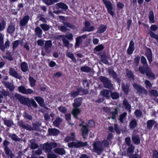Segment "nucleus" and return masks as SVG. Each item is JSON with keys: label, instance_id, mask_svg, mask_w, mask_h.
Here are the masks:
<instances>
[{"label": "nucleus", "instance_id": "obj_1", "mask_svg": "<svg viewBox=\"0 0 158 158\" xmlns=\"http://www.w3.org/2000/svg\"><path fill=\"white\" fill-rule=\"evenodd\" d=\"M60 38L61 39L63 44L64 46L68 49L71 48L73 46V44H70L69 41L72 40L73 39V35L71 33H67L65 35H62L60 36Z\"/></svg>", "mask_w": 158, "mask_h": 158}, {"label": "nucleus", "instance_id": "obj_2", "mask_svg": "<svg viewBox=\"0 0 158 158\" xmlns=\"http://www.w3.org/2000/svg\"><path fill=\"white\" fill-rule=\"evenodd\" d=\"M93 146V152L97 153L99 155L101 154L104 150L102 143L101 141H98L94 142Z\"/></svg>", "mask_w": 158, "mask_h": 158}, {"label": "nucleus", "instance_id": "obj_3", "mask_svg": "<svg viewBox=\"0 0 158 158\" xmlns=\"http://www.w3.org/2000/svg\"><path fill=\"white\" fill-rule=\"evenodd\" d=\"M134 88L136 90L137 93L141 94L147 95L148 93L147 90L141 85L136 83L132 84Z\"/></svg>", "mask_w": 158, "mask_h": 158}, {"label": "nucleus", "instance_id": "obj_4", "mask_svg": "<svg viewBox=\"0 0 158 158\" xmlns=\"http://www.w3.org/2000/svg\"><path fill=\"white\" fill-rule=\"evenodd\" d=\"M88 145L87 142H83L81 141L72 142L69 143L68 144V147L69 148L74 147L77 148L85 147Z\"/></svg>", "mask_w": 158, "mask_h": 158}, {"label": "nucleus", "instance_id": "obj_5", "mask_svg": "<svg viewBox=\"0 0 158 158\" xmlns=\"http://www.w3.org/2000/svg\"><path fill=\"white\" fill-rule=\"evenodd\" d=\"M99 79L103 84L104 86L107 88L111 89L113 88V85L110 81L106 77L101 76L99 77Z\"/></svg>", "mask_w": 158, "mask_h": 158}, {"label": "nucleus", "instance_id": "obj_6", "mask_svg": "<svg viewBox=\"0 0 158 158\" xmlns=\"http://www.w3.org/2000/svg\"><path fill=\"white\" fill-rule=\"evenodd\" d=\"M102 0L107 9L108 12L111 15H113L114 14V9L113 5L111 2L107 0Z\"/></svg>", "mask_w": 158, "mask_h": 158}, {"label": "nucleus", "instance_id": "obj_7", "mask_svg": "<svg viewBox=\"0 0 158 158\" xmlns=\"http://www.w3.org/2000/svg\"><path fill=\"white\" fill-rule=\"evenodd\" d=\"M87 36V35L84 34L82 35L79 36L76 38V43L74 46L75 48L78 47L80 46L83 41V40L85 39Z\"/></svg>", "mask_w": 158, "mask_h": 158}, {"label": "nucleus", "instance_id": "obj_8", "mask_svg": "<svg viewBox=\"0 0 158 158\" xmlns=\"http://www.w3.org/2000/svg\"><path fill=\"white\" fill-rule=\"evenodd\" d=\"M90 23L88 21L85 22L84 26L82 28L83 31H91L94 30V27L93 26H90Z\"/></svg>", "mask_w": 158, "mask_h": 158}, {"label": "nucleus", "instance_id": "obj_9", "mask_svg": "<svg viewBox=\"0 0 158 158\" xmlns=\"http://www.w3.org/2000/svg\"><path fill=\"white\" fill-rule=\"evenodd\" d=\"M18 124L20 127L23 129H26L29 131H32V126L29 124L26 123L25 121L23 120H21L18 121Z\"/></svg>", "mask_w": 158, "mask_h": 158}, {"label": "nucleus", "instance_id": "obj_10", "mask_svg": "<svg viewBox=\"0 0 158 158\" xmlns=\"http://www.w3.org/2000/svg\"><path fill=\"white\" fill-rule=\"evenodd\" d=\"M18 89L20 92L26 94H30L34 92V91L31 89H27L24 86L22 85L19 86Z\"/></svg>", "mask_w": 158, "mask_h": 158}, {"label": "nucleus", "instance_id": "obj_11", "mask_svg": "<svg viewBox=\"0 0 158 158\" xmlns=\"http://www.w3.org/2000/svg\"><path fill=\"white\" fill-rule=\"evenodd\" d=\"M9 73L11 76L17 79H21L22 77L14 69L12 68H10Z\"/></svg>", "mask_w": 158, "mask_h": 158}, {"label": "nucleus", "instance_id": "obj_12", "mask_svg": "<svg viewBox=\"0 0 158 158\" xmlns=\"http://www.w3.org/2000/svg\"><path fill=\"white\" fill-rule=\"evenodd\" d=\"M52 43L51 40H48L46 41L44 46L45 52L48 54L51 53L52 51Z\"/></svg>", "mask_w": 158, "mask_h": 158}, {"label": "nucleus", "instance_id": "obj_13", "mask_svg": "<svg viewBox=\"0 0 158 158\" xmlns=\"http://www.w3.org/2000/svg\"><path fill=\"white\" fill-rule=\"evenodd\" d=\"M146 74L149 79H154L155 78L154 74L152 72L150 68L148 66L146 68Z\"/></svg>", "mask_w": 158, "mask_h": 158}, {"label": "nucleus", "instance_id": "obj_14", "mask_svg": "<svg viewBox=\"0 0 158 158\" xmlns=\"http://www.w3.org/2000/svg\"><path fill=\"white\" fill-rule=\"evenodd\" d=\"M54 152L59 155H63L65 153L66 151L64 148H57L53 150Z\"/></svg>", "mask_w": 158, "mask_h": 158}, {"label": "nucleus", "instance_id": "obj_15", "mask_svg": "<svg viewBox=\"0 0 158 158\" xmlns=\"http://www.w3.org/2000/svg\"><path fill=\"white\" fill-rule=\"evenodd\" d=\"M15 97L17 99L19 100V102L22 104H25L27 102V99L26 98H24V97L21 96L19 94H16L15 95Z\"/></svg>", "mask_w": 158, "mask_h": 158}, {"label": "nucleus", "instance_id": "obj_16", "mask_svg": "<svg viewBox=\"0 0 158 158\" xmlns=\"http://www.w3.org/2000/svg\"><path fill=\"white\" fill-rule=\"evenodd\" d=\"M146 56L150 63L152 61V54L151 50L150 48H147L146 52Z\"/></svg>", "mask_w": 158, "mask_h": 158}, {"label": "nucleus", "instance_id": "obj_17", "mask_svg": "<svg viewBox=\"0 0 158 158\" xmlns=\"http://www.w3.org/2000/svg\"><path fill=\"white\" fill-rule=\"evenodd\" d=\"M135 49L134 42L132 40L130 42L128 48L127 50V52L129 54H131Z\"/></svg>", "mask_w": 158, "mask_h": 158}, {"label": "nucleus", "instance_id": "obj_18", "mask_svg": "<svg viewBox=\"0 0 158 158\" xmlns=\"http://www.w3.org/2000/svg\"><path fill=\"white\" fill-rule=\"evenodd\" d=\"M35 100L41 106L44 107L45 105L44 103V99L40 97H36L35 98Z\"/></svg>", "mask_w": 158, "mask_h": 158}, {"label": "nucleus", "instance_id": "obj_19", "mask_svg": "<svg viewBox=\"0 0 158 158\" xmlns=\"http://www.w3.org/2000/svg\"><path fill=\"white\" fill-rule=\"evenodd\" d=\"M30 19V17L28 15L24 16L20 21L21 26L23 27L26 25Z\"/></svg>", "mask_w": 158, "mask_h": 158}, {"label": "nucleus", "instance_id": "obj_20", "mask_svg": "<svg viewBox=\"0 0 158 158\" xmlns=\"http://www.w3.org/2000/svg\"><path fill=\"white\" fill-rule=\"evenodd\" d=\"M101 94L105 97L109 98L111 95V92L109 90L104 89L100 92Z\"/></svg>", "mask_w": 158, "mask_h": 158}, {"label": "nucleus", "instance_id": "obj_21", "mask_svg": "<svg viewBox=\"0 0 158 158\" xmlns=\"http://www.w3.org/2000/svg\"><path fill=\"white\" fill-rule=\"evenodd\" d=\"M73 109L72 114L74 117L77 118H78L77 116L80 113L81 110L79 108L77 107H74Z\"/></svg>", "mask_w": 158, "mask_h": 158}, {"label": "nucleus", "instance_id": "obj_22", "mask_svg": "<svg viewBox=\"0 0 158 158\" xmlns=\"http://www.w3.org/2000/svg\"><path fill=\"white\" fill-rule=\"evenodd\" d=\"M82 135L84 139L86 138V136L87 135L88 129L87 126L85 125H83L81 129Z\"/></svg>", "mask_w": 158, "mask_h": 158}, {"label": "nucleus", "instance_id": "obj_23", "mask_svg": "<svg viewBox=\"0 0 158 158\" xmlns=\"http://www.w3.org/2000/svg\"><path fill=\"white\" fill-rule=\"evenodd\" d=\"M4 124L8 127H11L14 125V123L12 120L7 119L6 118H2Z\"/></svg>", "mask_w": 158, "mask_h": 158}, {"label": "nucleus", "instance_id": "obj_24", "mask_svg": "<svg viewBox=\"0 0 158 158\" xmlns=\"http://www.w3.org/2000/svg\"><path fill=\"white\" fill-rule=\"evenodd\" d=\"M74 102L73 104V107H78L81 106V98H77L74 99Z\"/></svg>", "mask_w": 158, "mask_h": 158}, {"label": "nucleus", "instance_id": "obj_25", "mask_svg": "<svg viewBox=\"0 0 158 158\" xmlns=\"http://www.w3.org/2000/svg\"><path fill=\"white\" fill-rule=\"evenodd\" d=\"M35 35L38 37L41 38L42 37L43 31L41 28L37 27L35 28Z\"/></svg>", "mask_w": 158, "mask_h": 158}, {"label": "nucleus", "instance_id": "obj_26", "mask_svg": "<svg viewBox=\"0 0 158 158\" xmlns=\"http://www.w3.org/2000/svg\"><path fill=\"white\" fill-rule=\"evenodd\" d=\"M43 148L46 153H49L52 151L51 146L49 143H45L44 144Z\"/></svg>", "mask_w": 158, "mask_h": 158}, {"label": "nucleus", "instance_id": "obj_27", "mask_svg": "<svg viewBox=\"0 0 158 158\" xmlns=\"http://www.w3.org/2000/svg\"><path fill=\"white\" fill-rule=\"evenodd\" d=\"M132 139L135 144L138 145L140 143V139L138 135H133L132 137Z\"/></svg>", "mask_w": 158, "mask_h": 158}, {"label": "nucleus", "instance_id": "obj_28", "mask_svg": "<svg viewBox=\"0 0 158 158\" xmlns=\"http://www.w3.org/2000/svg\"><path fill=\"white\" fill-rule=\"evenodd\" d=\"M10 41L8 40H7L5 43L4 45V43H2L1 45L2 47L1 48H0V49L3 52H4L5 51V48H8L10 47Z\"/></svg>", "mask_w": 158, "mask_h": 158}, {"label": "nucleus", "instance_id": "obj_29", "mask_svg": "<svg viewBox=\"0 0 158 158\" xmlns=\"http://www.w3.org/2000/svg\"><path fill=\"white\" fill-rule=\"evenodd\" d=\"M20 67L21 70L24 72H26L28 70V66L27 64L23 62L21 64Z\"/></svg>", "mask_w": 158, "mask_h": 158}, {"label": "nucleus", "instance_id": "obj_30", "mask_svg": "<svg viewBox=\"0 0 158 158\" xmlns=\"http://www.w3.org/2000/svg\"><path fill=\"white\" fill-rule=\"evenodd\" d=\"M4 84L6 87L8 88L10 91H12L14 90L15 87L13 84L8 82H4Z\"/></svg>", "mask_w": 158, "mask_h": 158}, {"label": "nucleus", "instance_id": "obj_31", "mask_svg": "<svg viewBox=\"0 0 158 158\" xmlns=\"http://www.w3.org/2000/svg\"><path fill=\"white\" fill-rule=\"evenodd\" d=\"M49 134L51 135H57L59 133V131L56 129H48Z\"/></svg>", "mask_w": 158, "mask_h": 158}, {"label": "nucleus", "instance_id": "obj_32", "mask_svg": "<svg viewBox=\"0 0 158 158\" xmlns=\"http://www.w3.org/2000/svg\"><path fill=\"white\" fill-rule=\"evenodd\" d=\"M129 84H125L122 83V87L123 91L125 94H127L129 91Z\"/></svg>", "mask_w": 158, "mask_h": 158}, {"label": "nucleus", "instance_id": "obj_33", "mask_svg": "<svg viewBox=\"0 0 158 158\" xmlns=\"http://www.w3.org/2000/svg\"><path fill=\"white\" fill-rule=\"evenodd\" d=\"M81 89L79 88H77L76 90L73 91L71 92L69 94L72 97L75 98L77 97L81 92Z\"/></svg>", "mask_w": 158, "mask_h": 158}, {"label": "nucleus", "instance_id": "obj_34", "mask_svg": "<svg viewBox=\"0 0 158 158\" xmlns=\"http://www.w3.org/2000/svg\"><path fill=\"white\" fill-rule=\"evenodd\" d=\"M62 121V119L58 117L56 118L55 120L53 122V124L56 127H58Z\"/></svg>", "mask_w": 158, "mask_h": 158}, {"label": "nucleus", "instance_id": "obj_35", "mask_svg": "<svg viewBox=\"0 0 158 158\" xmlns=\"http://www.w3.org/2000/svg\"><path fill=\"white\" fill-rule=\"evenodd\" d=\"M106 26L105 25L102 24L100 26L97 31V32L99 33H101L104 32L106 30Z\"/></svg>", "mask_w": 158, "mask_h": 158}, {"label": "nucleus", "instance_id": "obj_36", "mask_svg": "<svg viewBox=\"0 0 158 158\" xmlns=\"http://www.w3.org/2000/svg\"><path fill=\"white\" fill-rule=\"evenodd\" d=\"M15 26L13 23H11L8 27L7 30V32L9 34H11L15 31Z\"/></svg>", "mask_w": 158, "mask_h": 158}, {"label": "nucleus", "instance_id": "obj_37", "mask_svg": "<svg viewBox=\"0 0 158 158\" xmlns=\"http://www.w3.org/2000/svg\"><path fill=\"white\" fill-rule=\"evenodd\" d=\"M126 73L127 77L130 80H134V75L131 70L127 69H126Z\"/></svg>", "mask_w": 158, "mask_h": 158}, {"label": "nucleus", "instance_id": "obj_38", "mask_svg": "<svg viewBox=\"0 0 158 158\" xmlns=\"http://www.w3.org/2000/svg\"><path fill=\"white\" fill-rule=\"evenodd\" d=\"M9 136L13 140L15 141H19L21 139L15 134H9Z\"/></svg>", "mask_w": 158, "mask_h": 158}, {"label": "nucleus", "instance_id": "obj_39", "mask_svg": "<svg viewBox=\"0 0 158 158\" xmlns=\"http://www.w3.org/2000/svg\"><path fill=\"white\" fill-rule=\"evenodd\" d=\"M101 61L104 63L106 64H109V62L107 60L108 58L107 56L105 54H102L101 55Z\"/></svg>", "mask_w": 158, "mask_h": 158}, {"label": "nucleus", "instance_id": "obj_40", "mask_svg": "<svg viewBox=\"0 0 158 158\" xmlns=\"http://www.w3.org/2000/svg\"><path fill=\"white\" fill-rule=\"evenodd\" d=\"M56 5L59 8L67 10L68 8V6L66 4L63 2L57 3Z\"/></svg>", "mask_w": 158, "mask_h": 158}, {"label": "nucleus", "instance_id": "obj_41", "mask_svg": "<svg viewBox=\"0 0 158 158\" xmlns=\"http://www.w3.org/2000/svg\"><path fill=\"white\" fill-rule=\"evenodd\" d=\"M4 149L6 154L8 155L11 158H13L15 157V155L12 153L11 151L9 148Z\"/></svg>", "mask_w": 158, "mask_h": 158}, {"label": "nucleus", "instance_id": "obj_42", "mask_svg": "<svg viewBox=\"0 0 158 158\" xmlns=\"http://www.w3.org/2000/svg\"><path fill=\"white\" fill-rule=\"evenodd\" d=\"M123 103L125 108L128 110L129 112H130L131 111V106L128 103L126 99H124L123 101Z\"/></svg>", "mask_w": 158, "mask_h": 158}, {"label": "nucleus", "instance_id": "obj_43", "mask_svg": "<svg viewBox=\"0 0 158 158\" xmlns=\"http://www.w3.org/2000/svg\"><path fill=\"white\" fill-rule=\"evenodd\" d=\"M137 121L135 119H132L130 123L129 126L131 129L135 128L137 126Z\"/></svg>", "mask_w": 158, "mask_h": 158}, {"label": "nucleus", "instance_id": "obj_44", "mask_svg": "<svg viewBox=\"0 0 158 158\" xmlns=\"http://www.w3.org/2000/svg\"><path fill=\"white\" fill-rule=\"evenodd\" d=\"M66 55L67 57L71 59L74 62H76V59L74 56V54L70 52H67Z\"/></svg>", "mask_w": 158, "mask_h": 158}, {"label": "nucleus", "instance_id": "obj_45", "mask_svg": "<svg viewBox=\"0 0 158 158\" xmlns=\"http://www.w3.org/2000/svg\"><path fill=\"white\" fill-rule=\"evenodd\" d=\"M148 18L150 23H154V13L152 11H150Z\"/></svg>", "mask_w": 158, "mask_h": 158}, {"label": "nucleus", "instance_id": "obj_46", "mask_svg": "<svg viewBox=\"0 0 158 158\" xmlns=\"http://www.w3.org/2000/svg\"><path fill=\"white\" fill-rule=\"evenodd\" d=\"M41 28L44 31H48L50 28L49 25L46 23H43L40 24Z\"/></svg>", "mask_w": 158, "mask_h": 158}, {"label": "nucleus", "instance_id": "obj_47", "mask_svg": "<svg viewBox=\"0 0 158 158\" xmlns=\"http://www.w3.org/2000/svg\"><path fill=\"white\" fill-rule=\"evenodd\" d=\"M129 147L127 149V152L129 154H131L133 153L135 149V147L133 145L128 146Z\"/></svg>", "mask_w": 158, "mask_h": 158}, {"label": "nucleus", "instance_id": "obj_48", "mask_svg": "<svg viewBox=\"0 0 158 158\" xmlns=\"http://www.w3.org/2000/svg\"><path fill=\"white\" fill-rule=\"evenodd\" d=\"M20 43H21V45H22V41L17 40L14 41L12 44L13 49H15L18 46Z\"/></svg>", "mask_w": 158, "mask_h": 158}, {"label": "nucleus", "instance_id": "obj_49", "mask_svg": "<svg viewBox=\"0 0 158 158\" xmlns=\"http://www.w3.org/2000/svg\"><path fill=\"white\" fill-rule=\"evenodd\" d=\"M64 25L66 27V28H70L72 29H74L76 28V27L74 25L71 24L69 23L65 22H63Z\"/></svg>", "mask_w": 158, "mask_h": 158}, {"label": "nucleus", "instance_id": "obj_50", "mask_svg": "<svg viewBox=\"0 0 158 158\" xmlns=\"http://www.w3.org/2000/svg\"><path fill=\"white\" fill-rule=\"evenodd\" d=\"M29 81L30 82V85L32 87H34L35 85L36 80L33 77H29Z\"/></svg>", "mask_w": 158, "mask_h": 158}, {"label": "nucleus", "instance_id": "obj_51", "mask_svg": "<svg viewBox=\"0 0 158 158\" xmlns=\"http://www.w3.org/2000/svg\"><path fill=\"white\" fill-rule=\"evenodd\" d=\"M108 73L110 75L113 77V78L115 79H117V74L113 69H109L108 70Z\"/></svg>", "mask_w": 158, "mask_h": 158}, {"label": "nucleus", "instance_id": "obj_52", "mask_svg": "<svg viewBox=\"0 0 158 158\" xmlns=\"http://www.w3.org/2000/svg\"><path fill=\"white\" fill-rule=\"evenodd\" d=\"M149 94L151 95H153L155 97L158 96V92L156 90L151 89L149 91Z\"/></svg>", "mask_w": 158, "mask_h": 158}, {"label": "nucleus", "instance_id": "obj_53", "mask_svg": "<svg viewBox=\"0 0 158 158\" xmlns=\"http://www.w3.org/2000/svg\"><path fill=\"white\" fill-rule=\"evenodd\" d=\"M47 156L48 158H57V156L56 154L51 152L48 153Z\"/></svg>", "mask_w": 158, "mask_h": 158}, {"label": "nucleus", "instance_id": "obj_54", "mask_svg": "<svg viewBox=\"0 0 158 158\" xmlns=\"http://www.w3.org/2000/svg\"><path fill=\"white\" fill-rule=\"evenodd\" d=\"M81 70L83 72H89L91 71V69L88 66H84L81 68Z\"/></svg>", "mask_w": 158, "mask_h": 158}, {"label": "nucleus", "instance_id": "obj_55", "mask_svg": "<svg viewBox=\"0 0 158 158\" xmlns=\"http://www.w3.org/2000/svg\"><path fill=\"white\" fill-rule=\"evenodd\" d=\"M23 116L25 118L30 120H31L33 119L32 116L26 112L23 113Z\"/></svg>", "mask_w": 158, "mask_h": 158}, {"label": "nucleus", "instance_id": "obj_56", "mask_svg": "<svg viewBox=\"0 0 158 158\" xmlns=\"http://www.w3.org/2000/svg\"><path fill=\"white\" fill-rule=\"evenodd\" d=\"M147 127L148 129L151 128L154 124V121L152 120H149L147 122Z\"/></svg>", "mask_w": 158, "mask_h": 158}, {"label": "nucleus", "instance_id": "obj_57", "mask_svg": "<svg viewBox=\"0 0 158 158\" xmlns=\"http://www.w3.org/2000/svg\"><path fill=\"white\" fill-rule=\"evenodd\" d=\"M112 98L114 99H116L118 98L119 97V94L118 93L116 92L111 93V95Z\"/></svg>", "mask_w": 158, "mask_h": 158}, {"label": "nucleus", "instance_id": "obj_58", "mask_svg": "<svg viewBox=\"0 0 158 158\" xmlns=\"http://www.w3.org/2000/svg\"><path fill=\"white\" fill-rule=\"evenodd\" d=\"M6 23L3 20L0 22V31H3L5 28Z\"/></svg>", "mask_w": 158, "mask_h": 158}, {"label": "nucleus", "instance_id": "obj_59", "mask_svg": "<svg viewBox=\"0 0 158 158\" xmlns=\"http://www.w3.org/2000/svg\"><path fill=\"white\" fill-rule=\"evenodd\" d=\"M34 140H31L30 141V143H31V148L32 149H36L38 147V145L36 143H34Z\"/></svg>", "mask_w": 158, "mask_h": 158}, {"label": "nucleus", "instance_id": "obj_60", "mask_svg": "<svg viewBox=\"0 0 158 158\" xmlns=\"http://www.w3.org/2000/svg\"><path fill=\"white\" fill-rule=\"evenodd\" d=\"M144 83L146 85V87L147 88L151 89L152 87V85L148 80H145L144 81Z\"/></svg>", "mask_w": 158, "mask_h": 158}, {"label": "nucleus", "instance_id": "obj_61", "mask_svg": "<svg viewBox=\"0 0 158 158\" xmlns=\"http://www.w3.org/2000/svg\"><path fill=\"white\" fill-rule=\"evenodd\" d=\"M118 113V109L117 108H115L114 111L111 113L112 117L111 118H109L110 119L111 118L113 119H114L115 118V116Z\"/></svg>", "mask_w": 158, "mask_h": 158}, {"label": "nucleus", "instance_id": "obj_62", "mask_svg": "<svg viewBox=\"0 0 158 158\" xmlns=\"http://www.w3.org/2000/svg\"><path fill=\"white\" fill-rule=\"evenodd\" d=\"M135 114L136 117L140 118L142 115V112L139 110H136L135 112Z\"/></svg>", "mask_w": 158, "mask_h": 158}, {"label": "nucleus", "instance_id": "obj_63", "mask_svg": "<svg viewBox=\"0 0 158 158\" xmlns=\"http://www.w3.org/2000/svg\"><path fill=\"white\" fill-rule=\"evenodd\" d=\"M127 113L126 112H124L120 115L119 120L121 123H123V119L127 115Z\"/></svg>", "mask_w": 158, "mask_h": 158}, {"label": "nucleus", "instance_id": "obj_64", "mask_svg": "<svg viewBox=\"0 0 158 158\" xmlns=\"http://www.w3.org/2000/svg\"><path fill=\"white\" fill-rule=\"evenodd\" d=\"M104 48L103 46L102 45H99L95 47L94 50L96 52H99L102 51Z\"/></svg>", "mask_w": 158, "mask_h": 158}]
</instances>
